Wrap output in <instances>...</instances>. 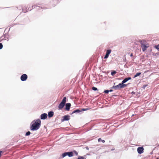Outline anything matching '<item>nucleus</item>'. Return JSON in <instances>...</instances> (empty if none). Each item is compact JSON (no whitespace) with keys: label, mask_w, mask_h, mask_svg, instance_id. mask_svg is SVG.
Instances as JSON below:
<instances>
[{"label":"nucleus","mask_w":159,"mask_h":159,"mask_svg":"<svg viewBox=\"0 0 159 159\" xmlns=\"http://www.w3.org/2000/svg\"><path fill=\"white\" fill-rule=\"evenodd\" d=\"M41 121L40 119H37L36 120L33 121L31 124L30 128L31 130L34 131L38 129L40 127Z\"/></svg>","instance_id":"nucleus-1"},{"label":"nucleus","mask_w":159,"mask_h":159,"mask_svg":"<svg viewBox=\"0 0 159 159\" xmlns=\"http://www.w3.org/2000/svg\"><path fill=\"white\" fill-rule=\"evenodd\" d=\"M141 46L142 49V50L143 51H145L147 48H148L149 47L148 44H146V41L144 40H142L141 42Z\"/></svg>","instance_id":"nucleus-2"},{"label":"nucleus","mask_w":159,"mask_h":159,"mask_svg":"<svg viewBox=\"0 0 159 159\" xmlns=\"http://www.w3.org/2000/svg\"><path fill=\"white\" fill-rule=\"evenodd\" d=\"M127 86L126 84H122V83H120L118 85L113 86V88L116 89H120L124 88Z\"/></svg>","instance_id":"nucleus-3"},{"label":"nucleus","mask_w":159,"mask_h":159,"mask_svg":"<svg viewBox=\"0 0 159 159\" xmlns=\"http://www.w3.org/2000/svg\"><path fill=\"white\" fill-rule=\"evenodd\" d=\"M27 78L28 76L26 74H23L21 76L20 79L22 81H24L27 79Z\"/></svg>","instance_id":"nucleus-4"},{"label":"nucleus","mask_w":159,"mask_h":159,"mask_svg":"<svg viewBox=\"0 0 159 159\" xmlns=\"http://www.w3.org/2000/svg\"><path fill=\"white\" fill-rule=\"evenodd\" d=\"M137 151L139 154H141L144 152V148L143 147H139L137 148Z\"/></svg>","instance_id":"nucleus-5"},{"label":"nucleus","mask_w":159,"mask_h":159,"mask_svg":"<svg viewBox=\"0 0 159 159\" xmlns=\"http://www.w3.org/2000/svg\"><path fill=\"white\" fill-rule=\"evenodd\" d=\"M70 116L69 115H65L63 116V118L61 120L62 121L65 120H69L70 119Z\"/></svg>","instance_id":"nucleus-6"},{"label":"nucleus","mask_w":159,"mask_h":159,"mask_svg":"<svg viewBox=\"0 0 159 159\" xmlns=\"http://www.w3.org/2000/svg\"><path fill=\"white\" fill-rule=\"evenodd\" d=\"M48 115L47 114L44 113L41 115L40 118L41 119L44 120L47 118Z\"/></svg>","instance_id":"nucleus-7"},{"label":"nucleus","mask_w":159,"mask_h":159,"mask_svg":"<svg viewBox=\"0 0 159 159\" xmlns=\"http://www.w3.org/2000/svg\"><path fill=\"white\" fill-rule=\"evenodd\" d=\"M111 52V50H107L106 52V54L104 57V59H106L109 56V55L110 54Z\"/></svg>","instance_id":"nucleus-8"},{"label":"nucleus","mask_w":159,"mask_h":159,"mask_svg":"<svg viewBox=\"0 0 159 159\" xmlns=\"http://www.w3.org/2000/svg\"><path fill=\"white\" fill-rule=\"evenodd\" d=\"M71 106V104L70 103H67L66 104L65 109L67 111H69Z\"/></svg>","instance_id":"nucleus-9"},{"label":"nucleus","mask_w":159,"mask_h":159,"mask_svg":"<svg viewBox=\"0 0 159 159\" xmlns=\"http://www.w3.org/2000/svg\"><path fill=\"white\" fill-rule=\"evenodd\" d=\"M131 79V78L130 77H129L125 78V79H124V80H123L122 81V84H124V83H125V82H126L128 80Z\"/></svg>","instance_id":"nucleus-10"},{"label":"nucleus","mask_w":159,"mask_h":159,"mask_svg":"<svg viewBox=\"0 0 159 159\" xmlns=\"http://www.w3.org/2000/svg\"><path fill=\"white\" fill-rule=\"evenodd\" d=\"M65 104L61 102L59 105H58V108L59 109H62L64 106H65Z\"/></svg>","instance_id":"nucleus-11"},{"label":"nucleus","mask_w":159,"mask_h":159,"mask_svg":"<svg viewBox=\"0 0 159 159\" xmlns=\"http://www.w3.org/2000/svg\"><path fill=\"white\" fill-rule=\"evenodd\" d=\"M54 114L53 112L52 111H50L48 113V116L49 117H52Z\"/></svg>","instance_id":"nucleus-12"},{"label":"nucleus","mask_w":159,"mask_h":159,"mask_svg":"<svg viewBox=\"0 0 159 159\" xmlns=\"http://www.w3.org/2000/svg\"><path fill=\"white\" fill-rule=\"evenodd\" d=\"M81 111H80L79 109H77V110L74 111L72 112V114H73V113H79L81 112Z\"/></svg>","instance_id":"nucleus-13"},{"label":"nucleus","mask_w":159,"mask_h":159,"mask_svg":"<svg viewBox=\"0 0 159 159\" xmlns=\"http://www.w3.org/2000/svg\"><path fill=\"white\" fill-rule=\"evenodd\" d=\"M67 155L69 156V157H71L73 156V152H67Z\"/></svg>","instance_id":"nucleus-14"},{"label":"nucleus","mask_w":159,"mask_h":159,"mask_svg":"<svg viewBox=\"0 0 159 159\" xmlns=\"http://www.w3.org/2000/svg\"><path fill=\"white\" fill-rule=\"evenodd\" d=\"M66 97H65L63 98L62 100V101L61 102L65 104V103L66 102Z\"/></svg>","instance_id":"nucleus-15"},{"label":"nucleus","mask_w":159,"mask_h":159,"mask_svg":"<svg viewBox=\"0 0 159 159\" xmlns=\"http://www.w3.org/2000/svg\"><path fill=\"white\" fill-rule=\"evenodd\" d=\"M117 72L115 71H113L111 72V74L112 75H114Z\"/></svg>","instance_id":"nucleus-16"},{"label":"nucleus","mask_w":159,"mask_h":159,"mask_svg":"<svg viewBox=\"0 0 159 159\" xmlns=\"http://www.w3.org/2000/svg\"><path fill=\"white\" fill-rule=\"evenodd\" d=\"M67 152H65L63 153L62 155V156L63 157H64L67 155Z\"/></svg>","instance_id":"nucleus-17"},{"label":"nucleus","mask_w":159,"mask_h":159,"mask_svg":"<svg viewBox=\"0 0 159 159\" xmlns=\"http://www.w3.org/2000/svg\"><path fill=\"white\" fill-rule=\"evenodd\" d=\"M141 73H140V72L138 73H136V75H134V77H137L139 76L140 75H141Z\"/></svg>","instance_id":"nucleus-18"},{"label":"nucleus","mask_w":159,"mask_h":159,"mask_svg":"<svg viewBox=\"0 0 159 159\" xmlns=\"http://www.w3.org/2000/svg\"><path fill=\"white\" fill-rule=\"evenodd\" d=\"M77 159H85L84 157L82 156H79Z\"/></svg>","instance_id":"nucleus-19"},{"label":"nucleus","mask_w":159,"mask_h":159,"mask_svg":"<svg viewBox=\"0 0 159 159\" xmlns=\"http://www.w3.org/2000/svg\"><path fill=\"white\" fill-rule=\"evenodd\" d=\"M30 132L28 131V132H27L25 134V136H28V135H30Z\"/></svg>","instance_id":"nucleus-20"},{"label":"nucleus","mask_w":159,"mask_h":159,"mask_svg":"<svg viewBox=\"0 0 159 159\" xmlns=\"http://www.w3.org/2000/svg\"><path fill=\"white\" fill-rule=\"evenodd\" d=\"M73 153H74L76 156L78 155V152L76 151H75V150L73 151Z\"/></svg>","instance_id":"nucleus-21"},{"label":"nucleus","mask_w":159,"mask_h":159,"mask_svg":"<svg viewBox=\"0 0 159 159\" xmlns=\"http://www.w3.org/2000/svg\"><path fill=\"white\" fill-rule=\"evenodd\" d=\"M155 47L157 49L159 50V44H158L157 45L155 46Z\"/></svg>","instance_id":"nucleus-22"},{"label":"nucleus","mask_w":159,"mask_h":159,"mask_svg":"<svg viewBox=\"0 0 159 159\" xmlns=\"http://www.w3.org/2000/svg\"><path fill=\"white\" fill-rule=\"evenodd\" d=\"M92 89L94 91L97 90V88L95 87H93L92 88Z\"/></svg>","instance_id":"nucleus-23"},{"label":"nucleus","mask_w":159,"mask_h":159,"mask_svg":"<svg viewBox=\"0 0 159 159\" xmlns=\"http://www.w3.org/2000/svg\"><path fill=\"white\" fill-rule=\"evenodd\" d=\"M109 92V90H105L104 91V92L105 93H108Z\"/></svg>","instance_id":"nucleus-24"},{"label":"nucleus","mask_w":159,"mask_h":159,"mask_svg":"<svg viewBox=\"0 0 159 159\" xmlns=\"http://www.w3.org/2000/svg\"><path fill=\"white\" fill-rule=\"evenodd\" d=\"M3 47L2 44V43H0V49H1Z\"/></svg>","instance_id":"nucleus-25"},{"label":"nucleus","mask_w":159,"mask_h":159,"mask_svg":"<svg viewBox=\"0 0 159 159\" xmlns=\"http://www.w3.org/2000/svg\"><path fill=\"white\" fill-rule=\"evenodd\" d=\"M101 140H101V138H99V139H98V142H100V141Z\"/></svg>","instance_id":"nucleus-26"},{"label":"nucleus","mask_w":159,"mask_h":159,"mask_svg":"<svg viewBox=\"0 0 159 159\" xmlns=\"http://www.w3.org/2000/svg\"><path fill=\"white\" fill-rule=\"evenodd\" d=\"M130 56L132 57L133 56V53H131L130 54Z\"/></svg>","instance_id":"nucleus-27"},{"label":"nucleus","mask_w":159,"mask_h":159,"mask_svg":"<svg viewBox=\"0 0 159 159\" xmlns=\"http://www.w3.org/2000/svg\"><path fill=\"white\" fill-rule=\"evenodd\" d=\"M101 141L103 143H104L105 142V141L104 140H101Z\"/></svg>","instance_id":"nucleus-28"},{"label":"nucleus","mask_w":159,"mask_h":159,"mask_svg":"<svg viewBox=\"0 0 159 159\" xmlns=\"http://www.w3.org/2000/svg\"><path fill=\"white\" fill-rule=\"evenodd\" d=\"M35 7V5H34V6H32V8H34Z\"/></svg>","instance_id":"nucleus-29"},{"label":"nucleus","mask_w":159,"mask_h":159,"mask_svg":"<svg viewBox=\"0 0 159 159\" xmlns=\"http://www.w3.org/2000/svg\"><path fill=\"white\" fill-rule=\"evenodd\" d=\"M2 152V151H0V157H1V153Z\"/></svg>","instance_id":"nucleus-30"},{"label":"nucleus","mask_w":159,"mask_h":159,"mask_svg":"<svg viewBox=\"0 0 159 159\" xmlns=\"http://www.w3.org/2000/svg\"><path fill=\"white\" fill-rule=\"evenodd\" d=\"M113 91V90L112 89H111L110 90H109V92H112Z\"/></svg>","instance_id":"nucleus-31"},{"label":"nucleus","mask_w":159,"mask_h":159,"mask_svg":"<svg viewBox=\"0 0 159 159\" xmlns=\"http://www.w3.org/2000/svg\"><path fill=\"white\" fill-rule=\"evenodd\" d=\"M86 110V109H82V110H83V111H85V110Z\"/></svg>","instance_id":"nucleus-32"}]
</instances>
